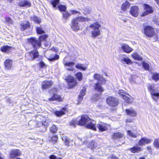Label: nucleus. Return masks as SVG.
<instances>
[{"label": "nucleus", "instance_id": "29", "mask_svg": "<svg viewBox=\"0 0 159 159\" xmlns=\"http://www.w3.org/2000/svg\"><path fill=\"white\" fill-rule=\"evenodd\" d=\"M131 57L134 59L139 61H142L143 59L139 54L136 53H133L131 55Z\"/></svg>", "mask_w": 159, "mask_h": 159}, {"label": "nucleus", "instance_id": "44", "mask_svg": "<svg viewBox=\"0 0 159 159\" xmlns=\"http://www.w3.org/2000/svg\"><path fill=\"white\" fill-rule=\"evenodd\" d=\"M32 19L34 22L37 24H39L41 22L40 19L36 16H34Z\"/></svg>", "mask_w": 159, "mask_h": 159}, {"label": "nucleus", "instance_id": "46", "mask_svg": "<svg viewBox=\"0 0 159 159\" xmlns=\"http://www.w3.org/2000/svg\"><path fill=\"white\" fill-rule=\"evenodd\" d=\"M75 76L79 81L81 80L82 78V75L80 72H79L76 74Z\"/></svg>", "mask_w": 159, "mask_h": 159}, {"label": "nucleus", "instance_id": "1", "mask_svg": "<svg viewBox=\"0 0 159 159\" xmlns=\"http://www.w3.org/2000/svg\"><path fill=\"white\" fill-rule=\"evenodd\" d=\"M78 125H84L87 124L86 127L89 129L94 130H96L95 127V122L92 120L87 115H83L82 116L81 119L77 121Z\"/></svg>", "mask_w": 159, "mask_h": 159}, {"label": "nucleus", "instance_id": "41", "mask_svg": "<svg viewBox=\"0 0 159 159\" xmlns=\"http://www.w3.org/2000/svg\"><path fill=\"white\" fill-rule=\"evenodd\" d=\"M64 64L65 66L71 67L74 66L75 63L72 62H69L65 61L64 62Z\"/></svg>", "mask_w": 159, "mask_h": 159}, {"label": "nucleus", "instance_id": "19", "mask_svg": "<svg viewBox=\"0 0 159 159\" xmlns=\"http://www.w3.org/2000/svg\"><path fill=\"white\" fill-rule=\"evenodd\" d=\"M20 7H30L31 4L30 2L25 0H20L18 3Z\"/></svg>", "mask_w": 159, "mask_h": 159}, {"label": "nucleus", "instance_id": "16", "mask_svg": "<svg viewBox=\"0 0 159 159\" xmlns=\"http://www.w3.org/2000/svg\"><path fill=\"white\" fill-rule=\"evenodd\" d=\"M152 140L148 139L146 137L142 138L139 141V144L140 146H142L146 144L151 143Z\"/></svg>", "mask_w": 159, "mask_h": 159}, {"label": "nucleus", "instance_id": "53", "mask_svg": "<svg viewBox=\"0 0 159 159\" xmlns=\"http://www.w3.org/2000/svg\"><path fill=\"white\" fill-rule=\"evenodd\" d=\"M39 66L41 68H45L47 67L46 64L43 61H40L39 63Z\"/></svg>", "mask_w": 159, "mask_h": 159}, {"label": "nucleus", "instance_id": "2", "mask_svg": "<svg viewBox=\"0 0 159 159\" xmlns=\"http://www.w3.org/2000/svg\"><path fill=\"white\" fill-rule=\"evenodd\" d=\"M101 26V25L98 22H96L89 26V27L92 30L91 32L92 38H95L100 35L101 32L99 29Z\"/></svg>", "mask_w": 159, "mask_h": 159}, {"label": "nucleus", "instance_id": "51", "mask_svg": "<svg viewBox=\"0 0 159 159\" xmlns=\"http://www.w3.org/2000/svg\"><path fill=\"white\" fill-rule=\"evenodd\" d=\"M62 139L65 142V144L67 145H69V140L68 138L65 137H63L62 138Z\"/></svg>", "mask_w": 159, "mask_h": 159}, {"label": "nucleus", "instance_id": "7", "mask_svg": "<svg viewBox=\"0 0 159 159\" xmlns=\"http://www.w3.org/2000/svg\"><path fill=\"white\" fill-rule=\"evenodd\" d=\"M119 94L123 98L125 101L128 103H131L133 101V99L131 96L128 94L124 92L123 90H119L118 92Z\"/></svg>", "mask_w": 159, "mask_h": 159}, {"label": "nucleus", "instance_id": "43", "mask_svg": "<svg viewBox=\"0 0 159 159\" xmlns=\"http://www.w3.org/2000/svg\"><path fill=\"white\" fill-rule=\"evenodd\" d=\"M127 134L128 135H129L131 137L134 138H135L138 136V135H137L136 134H134L130 130L128 131Z\"/></svg>", "mask_w": 159, "mask_h": 159}, {"label": "nucleus", "instance_id": "52", "mask_svg": "<svg viewBox=\"0 0 159 159\" xmlns=\"http://www.w3.org/2000/svg\"><path fill=\"white\" fill-rule=\"evenodd\" d=\"M76 124L78 125L77 121L75 120H72L70 121V126L75 127Z\"/></svg>", "mask_w": 159, "mask_h": 159}, {"label": "nucleus", "instance_id": "17", "mask_svg": "<svg viewBox=\"0 0 159 159\" xmlns=\"http://www.w3.org/2000/svg\"><path fill=\"white\" fill-rule=\"evenodd\" d=\"M30 23L28 21H25L20 24L21 30L23 31L29 28L30 26Z\"/></svg>", "mask_w": 159, "mask_h": 159}, {"label": "nucleus", "instance_id": "25", "mask_svg": "<svg viewBox=\"0 0 159 159\" xmlns=\"http://www.w3.org/2000/svg\"><path fill=\"white\" fill-rule=\"evenodd\" d=\"M75 67L81 70L84 71L85 70L87 67L84 66V64L77 63L75 66Z\"/></svg>", "mask_w": 159, "mask_h": 159}, {"label": "nucleus", "instance_id": "49", "mask_svg": "<svg viewBox=\"0 0 159 159\" xmlns=\"http://www.w3.org/2000/svg\"><path fill=\"white\" fill-rule=\"evenodd\" d=\"M154 145L156 148L159 149V139H155Z\"/></svg>", "mask_w": 159, "mask_h": 159}, {"label": "nucleus", "instance_id": "57", "mask_svg": "<svg viewBox=\"0 0 159 159\" xmlns=\"http://www.w3.org/2000/svg\"><path fill=\"white\" fill-rule=\"evenodd\" d=\"M57 139L58 138L56 136H54L52 138V140L54 142H56Z\"/></svg>", "mask_w": 159, "mask_h": 159}, {"label": "nucleus", "instance_id": "24", "mask_svg": "<svg viewBox=\"0 0 159 159\" xmlns=\"http://www.w3.org/2000/svg\"><path fill=\"white\" fill-rule=\"evenodd\" d=\"M85 92L86 88L83 87L79 96L78 102H80L83 100V97L85 95Z\"/></svg>", "mask_w": 159, "mask_h": 159}, {"label": "nucleus", "instance_id": "50", "mask_svg": "<svg viewBox=\"0 0 159 159\" xmlns=\"http://www.w3.org/2000/svg\"><path fill=\"white\" fill-rule=\"evenodd\" d=\"M47 38V36L46 35H43L40 36L39 37L38 39L40 41V42H41L42 41H43L45 40V39Z\"/></svg>", "mask_w": 159, "mask_h": 159}, {"label": "nucleus", "instance_id": "33", "mask_svg": "<svg viewBox=\"0 0 159 159\" xmlns=\"http://www.w3.org/2000/svg\"><path fill=\"white\" fill-rule=\"evenodd\" d=\"M121 62L123 63H126L127 64H131L132 63V61L128 57H123L121 60Z\"/></svg>", "mask_w": 159, "mask_h": 159}, {"label": "nucleus", "instance_id": "34", "mask_svg": "<svg viewBox=\"0 0 159 159\" xmlns=\"http://www.w3.org/2000/svg\"><path fill=\"white\" fill-rule=\"evenodd\" d=\"M129 6L130 4L129 2L127 1H126L122 4V10L123 11H125L129 7Z\"/></svg>", "mask_w": 159, "mask_h": 159}, {"label": "nucleus", "instance_id": "8", "mask_svg": "<svg viewBox=\"0 0 159 159\" xmlns=\"http://www.w3.org/2000/svg\"><path fill=\"white\" fill-rule=\"evenodd\" d=\"M144 33L146 36L150 37H153L155 34L153 28L150 26H147L145 27Z\"/></svg>", "mask_w": 159, "mask_h": 159}, {"label": "nucleus", "instance_id": "37", "mask_svg": "<svg viewBox=\"0 0 159 159\" xmlns=\"http://www.w3.org/2000/svg\"><path fill=\"white\" fill-rule=\"evenodd\" d=\"M143 67L144 69L145 70H148L149 68V66L148 63H146L144 61L142 62Z\"/></svg>", "mask_w": 159, "mask_h": 159}, {"label": "nucleus", "instance_id": "39", "mask_svg": "<svg viewBox=\"0 0 159 159\" xmlns=\"http://www.w3.org/2000/svg\"><path fill=\"white\" fill-rule=\"evenodd\" d=\"M43 125L44 126V127L45 128L44 130L42 131L43 132H44L46 131V129L48 126L49 125V121L48 120H46L43 122L42 123Z\"/></svg>", "mask_w": 159, "mask_h": 159}, {"label": "nucleus", "instance_id": "6", "mask_svg": "<svg viewBox=\"0 0 159 159\" xmlns=\"http://www.w3.org/2000/svg\"><path fill=\"white\" fill-rule=\"evenodd\" d=\"M28 41L35 49H37L41 46V43L38 39H37L36 38H31L28 39Z\"/></svg>", "mask_w": 159, "mask_h": 159}, {"label": "nucleus", "instance_id": "3", "mask_svg": "<svg viewBox=\"0 0 159 159\" xmlns=\"http://www.w3.org/2000/svg\"><path fill=\"white\" fill-rule=\"evenodd\" d=\"M148 90L152 99L155 101H157L159 99V92L157 88H156L154 85H151L149 86Z\"/></svg>", "mask_w": 159, "mask_h": 159}, {"label": "nucleus", "instance_id": "54", "mask_svg": "<svg viewBox=\"0 0 159 159\" xmlns=\"http://www.w3.org/2000/svg\"><path fill=\"white\" fill-rule=\"evenodd\" d=\"M90 12L91 11L88 8H85L84 9V11L83 12V13L85 15L89 14L90 13Z\"/></svg>", "mask_w": 159, "mask_h": 159}, {"label": "nucleus", "instance_id": "61", "mask_svg": "<svg viewBox=\"0 0 159 159\" xmlns=\"http://www.w3.org/2000/svg\"><path fill=\"white\" fill-rule=\"evenodd\" d=\"M159 5V0H154Z\"/></svg>", "mask_w": 159, "mask_h": 159}, {"label": "nucleus", "instance_id": "14", "mask_svg": "<svg viewBox=\"0 0 159 159\" xmlns=\"http://www.w3.org/2000/svg\"><path fill=\"white\" fill-rule=\"evenodd\" d=\"M10 152V157L12 158L20 156L21 154L20 151L17 149H13L11 150Z\"/></svg>", "mask_w": 159, "mask_h": 159}, {"label": "nucleus", "instance_id": "63", "mask_svg": "<svg viewBox=\"0 0 159 159\" xmlns=\"http://www.w3.org/2000/svg\"><path fill=\"white\" fill-rule=\"evenodd\" d=\"M147 149L149 150V151H150V150H151V148L150 147H148L147 148Z\"/></svg>", "mask_w": 159, "mask_h": 159}, {"label": "nucleus", "instance_id": "5", "mask_svg": "<svg viewBox=\"0 0 159 159\" xmlns=\"http://www.w3.org/2000/svg\"><path fill=\"white\" fill-rule=\"evenodd\" d=\"M39 56L38 52L35 50L27 53L25 56V58L29 60H33L38 57Z\"/></svg>", "mask_w": 159, "mask_h": 159}, {"label": "nucleus", "instance_id": "55", "mask_svg": "<svg viewBox=\"0 0 159 159\" xmlns=\"http://www.w3.org/2000/svg\"><path fill=\"white\" fill-rule=\"evenodd\" d=\"M59 58V56L58 55L56 54L55 57H54L49 59V60L51 61H53L56 60H57Z\"/></svg>", "mask_w": 159, "mask_h": 159}, {"label": "nucleus", "instance_id": "40", "mask_svg": "<svg viewBox=\"0 0 159 159\" xmlns=\"http://www.w3.org/2000/svg\"><path fill=\"white\" fill-rule=\"evenodd\" d=\"M59 2V0H51V3L54 7H56L57 4H58Z\"/></svg>", "mask_w": 159, "mask_h": 159}, {"label": "nucleus", "instance_id": "27", "mask_svg": "<svg viewBox=\"0 0 159 159\" xmlns=\"http://www.w3.org/2000/svg\"><path fill=\"white\" fill-rule=\"evenodd\" d=\"M123 137V134L119 132L115 133L112 137L114 140H117L120 139Z\"/></svg>", "mask_w": 159, "mask_h": 159}, {"label": "nucleus", "instance_id": "9", "mask_svg": "<svg viewBox=\"0 0 159 159\" xmlns=\"http://www.w3.org/2000/svg\"><path fill=\"white\" fill-rule=\"evenodd\" d=\"M78 22L79 20L77 17L72 19L71 27L73 30L76 31L80 29Z\"/></svg>", "mask_w": 159, "mask_h": 159}, {"label": "nucleus", "instance_id": "48", "mask_svg": "<svg viewBox=\"0 0 159 159\" xmlns=\"http://www.w3.org/2000/svg\"><path fill=\"white\" fill-rule=\"evenodd\" d=\"M4 22L9 24H12L13 23L12 20L9 17H5V21Z\"/></svg>", "mask_w": 159, "mask_h": 159}, {"label": "nucleus", "instance_id": "30", "mask_svg": "<svg viewBox=\"0 0 159 159\" xmlns=\"http://www.w3.org/2000/svg\"><path fill=\"white\" fill-rule=\"evenodd\" d=\"M152 80L157 82L159 80V73L154 72L152 74L151 76Z\"/></svg>", "mask_w": 159, "mask_h": 159}, {"label": "nucleus", "instance_id": "11", "mask_svg": "<svg viewBox=\"0 0 159 159\" xmlns=\"http://www.w3.org/2000/svg\"><path fill=\"white\" fill-rule=\"evenodd\" d=\"M145 11L143 12L141 15L142 16H145L148 14L152 13L153 11L152 8L147 4H144Z\"/></svg>", "mask_w": 159, "mask_h": 159}, {"label": "nucleus", "instance_id": "15", "mask_svg": "<svg viewBox=\"0 0 159 159\" xmlns=\"http://www.w3.org/2000/svg\"><path fill=\"white\" fill-rule=\"evenodd\" d=\"M53 82L51 81L45 80L42 83V88L43 89H46L51 87L53 84Z\"/></svg>", "mask_w": 159, "mask_h": 159}, {"label": "nucleus", "instance_id": "10", "mask_svg": "<svg viewBox=\"0 0 159 159\" xmlns=\"http://www.w3.org/2000/svg\"><path fill=\"white\" fill-rule=\"evenodd\" d=\"M67 82L68 83L70 88H72L75 86L77 84V82L75 80L73 76H69L66 79Z\"/></svg>", "mask_w": 159, "mask_h": 159}, {"label": "nucleus", "instance_id": "13", "mask_svg": "<svg viewBox=\"0 0 159 159\" xmlns=\"http://www.w3.org/2000/svg\"><path fill=\"white\" fill-rule=\"evenodd\" d=\"M121 48L124 52L126 53H130L133 50V49L129 47L128 44L125 43L121 44Z\"/></svg>", "mask_w": 159, "mask_h": 159}, {"label": "nucleus", "instance_id": "56", "mask_svg": "<svg viewBox=\"0 0 159 159\" xmlns=\"http://www.w3.org/2000/svg\"><path fill=\"white\" fill-rule=\"evenodd\" d=\"M94 78L95 79L98 80L101 77V75L99 74H95L93 75Z\"/></svg>", "mask_w": 159, "mask_h": 159}, {"label": "nucleus", "instance_id": "59", "mask_svg": "<svg viewBox=\"0 0 159 159\" xmlns=\"http://www.w3.org/2000/svg\"><path fill=\"white\" fill-rule=\"evenodd\" d=\"M116 157L115 155H112L111 156V159H116Z\"/></svg>", "mask_w": 159, "mask_h": 159}, {"label": "nucleus", "instance_id": "38", "mask_svg": "<svg viewBox=\"0 0 159 159\" xmlns=\"http://www.w3.org/2000/svg\"><path fill=\"white\" fill-rule=\"evenodd\" d=\"M58 7L60 11H66V7L64 5L60 4L58 6Z\"/></svg>", "mask_w": 159, "mask_h": 159}, {"label": "nucleus", "instance_id": "28", "mask_svg": "<svg viewBox=\"0 0 159 159\" xmlns=\"http://www.w3.org/2000/svg\"><path fill=\"white\" fill-rule=\"evenodd\" d=\"M11 49V47L8 46H4L1 48V51L4 52H10Z\"/></svg>", "mask_w": 159, "mask_h": 159}, {"label": "nucleus", "instance_id": "32", "mask_svg": "<svg viewBox=\"0 0 159 159\" xmlns=\"http://www.w3.org/2000/svg\"><path fill=\"white\" fill-rule=\"evenodd\" d=\"M97 145V143L94 141H92L89 142V143L87 144V146L90 148L92 149H93L95 148Z\"/></svg>", "mask_w": 159, "mask_h": 159}, {"label": "nucleus", "instance_id": "20", "mask_svg": "<svg viewBox=\"0 0 159 159\" xmlns=\"http://www.w3.org/2000/svg\"><path fill=\"white\" fill-rule=\"evenodd\" d=\"M125 111L127 115L132 117H135L137 114L136 111L132 109H126Z\"/></svg>", "mask_w": 159, "mask_h": 159}, {"label": "nucleus", "instance_id": "18", "mask_svg": "<svg viewBox=\"0 0 159 159\" xmlns=\"http://www.w3.org/2000/svg\"><path fill=\"white\" fill-rule=\"evenodd\" d=\"M109 126V125L106 124H101L97 125L98 128L99 130L101 131H107Z\"/></svg>", "mask_w": 159, "mask_h": 159}, {"label": "nucleus", "instance_id": "23", "mask_svg": "<svg viewBox=\"0 0 159 159\" xmlns=\"http://www.w3.org/2000/svg\"><path fill=\"white\" fill-rule=\"evenodd\" d=\"M12 61L10 59L6 60L4 62V66L6 69L10 70L12 67Z\"/></svg>", "mask_w": 159, "mask_h": 159}, {"label": "nucleus", "instance_id": "31", "mask_svg": "<svg viewBox=\"0 0 159 159\" xmlns=\"http://www.w3.org/2000/svg\"><path fill=\"white\" fill-rule=\"evenodd\" d=\"M141 148L138 146H136L129 149V150L133 153L139 152L141 150Z\"/></svg>", "mask_w": 159, "mask_h": 159}, {"label": "nucleus", "instance_id": "42", "mask_svg": "<svg viewBox=\"0 0 159 159\" xmlns=\"http://www.w3.org/2000/svg\"><path fill=\"white\" fill-rule=\"evenodd\" d=\"M51 132L54 133L57 131V128L55 125H53L50 129Z\"/></svg>", "mask_w": 159, "mask_h": 159}, {"label": "nucleus", "instance_id": "21", "mask_svg": "<svg viewBox=\"0 0 159 159\" xmlns=\"http://www.w3.org/2000/svg\"><path fill=\"white\" fill-rule=\"evenodd\" d=\"M48 100L50 101L56 100L58 102H61L63 101V98L57 94H54L51 98H49Z\"/></svg>", "mask_w": 159, "mask_h": 159}, {"label": "nucleus", "instance_id": "4", "mask_svg": "<svg viewBox=\"0 0 159 159\" xmlns=\"http://www.w3.org/2000/svg\"><path fill=\"white\" fill-rule=\"evenodd\" d=\"M106 102L109 106L111 107H115L119 103V100L117 98L111 96L108 98L106 99Z\"/></svg>", "mask_w": 159, "mask_h": 159}, {"label": "nucleus", "instance_id": "60", "mask_svg": "<svg viewBox=\"0 0 159 159\" xmlns=\"http://www.w3.org/2000/svg\"><path fill=\"white\" fill-rule=\"evenodd\" d=\"M4 157L1 153H0V159H3Z\"/></svg>", "mask_w": 159, "mask_h": 159}, {"label": "nucleus", "instance_id": "58", "mask_svg": "<svg viewBox=\"0 0 159 159\" xmlns=\"http://www.w3.org/2000/svg\"><path fill=\"white\" fill-rule=\"evenodd\" d=\"M50 159H56V157L54 155H51L49 156Z\"/></svg>", "mask_w": 159, "mask_h": 159}, {"label": "nucleus", "instance_id": "22", "mask_svg": "<svg viewBox=\"0 0 159 159\" xmlns=\"http://www.w3.org/2000/svg\"><path fill=\"white\" fill-rule=\"evenodd\" d=\"M67 111L66 107H62L60 111H56L54 113L57 116H60L65 114V112Z\"/></svg>", "mask_w": 159, "mask_h": 159}, {"label": "nucleus", "instance_id": "12", "mask_svg": "<svg viewBox=\"0 0 159 159\" xmlns=\"http://www.w3.org/2000/svg\"><path fill=\"white\" fill-rule=\"evenodd\" d=\"M139 8L136 6L132 7L129 11L130 14L134 17H137L139 14Z\"/></svg>", "mask_w": 159, "mask_h": 159}, {"label": "nucleus", "instance_id": "45", "mask_svg": "<svg viewBox=\"0 0 159 159\" xmlns=\"http://www.w3.org/2000/svg\"><path fill=\"white\" fill-rule=\"evenodd\" d=\"M36 29L37 33L39 34L45 33L44 31L40 27H36Z\"/></svg>", "mask_w": 159, "mask_h": 159}, {"label": "nucleus", "instance_id": "62", "mask_svg": "<svg viewBox=\"0 0 159 159\" xmlns=\"http://www.w3.org/2000/svg\"><path fill=\"white\" fill-rule=\"evenodd\" d=\"M67 70H69L72 71L73 70V68H71L70 69L68 68L67 69Z\"/></svg>", "mask_w": 159, "mask_h": 159}, {"label": "nucleus", "instance_id": "35", "mask_svg": "<svg viewBox=\"0 0 159 159\" xmlns=\"http://www.w3.org/2000/svg\"><path fill=\"white\" fill-rule=\"evenodd\" d=\"M95 89L99 92H102L103 91V89L101 86L100 84L98 83L95 84Z\"/></svg>", "mask_w": 159, "mask_h": 159}, {"label": "nucleus", "instance_id": "47", "mask_svg": "<svg viewBox=\"0 0 159 159\" xmlns=\"http://www.w3.org/2000/svg\"><path fill=\"white\" fill-rule=\"evenodd\" d=\"M69 12L70 14V15H73L76 14H78L79 15L80 14V12L78 11L75 10H70L69 11Z\"/></svg>", "mask_w": 159, "mask_h": 159}, {"label": "nucleus", "instance_id": "64", "mask_svg": "<svg viewBox=\"0 0 159 159\" xmlns=\"http://www.w3.org/2000/svg\"><path fill=\"white\" fill-rule=\"evenodd\" d=\"M52 49V50H53L54 51H55L56 50V49L54 48H53Z\"/></svg>", "mask_w": 159, "mask_h": 159}, {"label": "nucleus", "instance_id": "36", "mask_svg": "<svg viewBox=\"0 0 159 159\" xmlns=\"http://www.w3.org/2000/svg\"><path fill=\"white\" fill-rule=\"evenodd\" d=\"M78 18L79 22L80 21H89L90 20V19L86 17H83V16H80L77 17Z\"/></svg>", "mask_w": 159, "mask_h": 159}, {"label": "nucleus", "instance_id": "26", "mask_svg": "<svg viewBox=\"0 0 159 159\" xmlns=\"http://www.w3.org/2000/svg\"><path fill=\"white\" fill-rule=\"evenodd\" d=\"M62 18L63 19L66 21L69 17L70 16V14L68 11H66L63 12L62 13Z\"/></svg>", "mask_w": 159, "mask_h": 159}]
</instances>
